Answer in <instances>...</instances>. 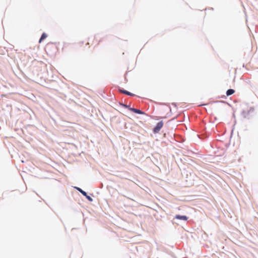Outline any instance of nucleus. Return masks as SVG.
<instances>
[{
  "instance_id": "nucleus-1",
  "label": "nucleus",
  "mask_w": 258,
  "mask_h": 258,
  "mask_svg": "<svg viewBox=\"0 0 258 258\" xmlns=\"http://www.w3.org/2000/svg\"><path fill=\"white\" fill-rule=\"evenodd\" d=\"M254 108L253 107H250L248 109H243L241 112V116L246 119H250L251 117V113L254 112Z\"/></svg>"
},
{
  "instance_id": "nucleus-2",
  "label": "nucleus",
  "mask_w": 258,
  "mask_h": 258,
  "mask_svg": "<svg viewBox=\"0 0 258 258\" xmlns=\"http://www.w3.org/2000/svg\"><path fill=\"white\" fill-rule=\"evenodd\" d=\"M163 124L164 122L162 120L157 122L156 125L152 129L153 133L155 134L158 133L162 128Z\"/></svg>"
},
{
  "instance_id": "nucleus-3",
  "label": "nucleus",
  "mask_w": 258,
  "mask_h": 258,
  "mask_svg": "<svg viewBox=\"0 0 258 258\" xmlns=\"http://www.w3.org/2000/svg\"><path fill=\"white\" fill-rule=\"evenodd\" d=\"M118 90L120 92H121L124 94L127 95L128 96H130L134 97V96H136V95L135 94H133L129 91L124 89L123 88H122L120 87L119 88Z\"/></svg>"
},
{
  "instance_id": "nucleus-4",
  "label": "nucleus",
  "mask_w": 258,
  "mask_h": 258,
  "mask_svg": "<svg viewBox=\"0 0 258 258\" xmlns=\"http://www.w3.org/2000/svg\"><path fill=\"white\" fill-rule=\"evenodd\" d=\"M188 219V217L186 215H176L174 217V219H177L182 221H187Z\"/></svg>"
},
{
  "instance_id": "nucleus-5",
  "label": "nucleus",
  "mask_w": 258,
  "mask_h": 258,
  "mask_svg": "<svg viewBox=\"0 0 258 258\" xmlns=\"http://www.w3.org/2000/svg\"><path fill=\"white\" fill-rule=\"evenodd\" d=\"M130 111L138 114L143 115L146 114L144 111L134 107H131Z\"/></svg>"
},
{
  "instance_id": "nucleus-6",
  "label": "nucleus",
  "mask_w": 258,
  "mask_h": 258,
  "mask_svg": "<svg viewBox=\"0 0 258 258\" xmlns=\"http://www.w3.org/2000/svg\"><path fill=\"white\" fill-rule=\"evenodd\" d=\"M82 195L84 196L89 202H92L93 201V199L90 196H88L87 192L85 191L84 190L82 193Z\"/></svg>"
},
{
  "instance_id": "nucleus-7",
  "label": "nucleus",
  "mask_w": 258,
  "mask_h": 258,
  "mask_svg": "<svg viewBox=\"0 0 258 258\" xmlns=\"http://www.w3.org/2000/svg\"><path fill=\"white\" fill-rule=\"evenodd\" d=\"M119 105L122 107L128 109L130 111L131 110V107L129 105L125 104L122 102H119Z\"/></svg>"
},
{
  "instance_id": "nucleus-8",
  "label": "nucleus",
  "mask_w": 258,
  "mask_h": 258,
  "mask_svg": "<svg viewBox=\"0 0 258 258\" xmlns=\"http://www.w3.org/2000/svg\"><path fill=\"white\" fill-rule=\"evenodd\" d=\"M47 37V35L46 33L43 32L39 38V43H40L43 40H44Z\"/></svg>"
},
{
  "instance_id": "nucleus-9",
  "label": "nucleus",
  "mask_w": 258,
  "mask_h": 258,
  "mask_svg": "<svg viewBox=\"0 0 258 258\" xmlns=\"http://www.w3.org/2000/svg\"><path fill=\"white\" fill-rule=\"evenodd\" d=\"M235 92V90L233 89H229L226 91V94L227 96L232 95Z\"/></svg>"
},
{
  "instance_id": "nucleus-10",
  "label": "nucleus",
  "mask_w": 258,
  "mask_h": 258,
  "mask_svg": "<svg viewBox=\"0 0 258 258\" xmlns=\"http://www.w3.org/2000/svg\"><path fill=\"white\" fill-rule=\"evenodd\" d=\"M73 187H74V188H75V189H76L77 190H78L79 192H80L81 194H82V192H83V191H84V190H83L81 188H80V187H78V186H74Z\"/></svg>"
},
{
  "instance_id": "nucleus-11",
  "label": "nucleus",
  "mask_w": 258,
  "mask_h": 258,
  "mask_svg": "<svg viewBox=\"0 0 258 258\" xmlns=\"http://www.w3.org/2000/svg\"><path fill=\"white\" fill-rule=\"evenodd\" d=\"M184 141V139L183 138H182V137H180V139H179V142H180V143H182V142H183Z\"/></svg>"
},
{
  "instance_id": "nucleus-12",
  "label": "nucleus",
  "mask_w": 258,
  "mask_h": 258,
  "mask_svg": "<svg viewBox=\"0 0 258 258\" xmlns=\"http://www.w3.org/2000/svg\"><path fill=\"white\" fill-rule=\"evenodd\" d=\"M172 105L175 107H177V105H176V103L173 102L172 103Z\"/></svg>"
},
{
  "instance_id": "nucleus-13",
  "label": "nucleus",
  "mask_w": 258,
  "mask_h": 258,
  "mask_svg": "<svg viewBox=\"0 0 258 258\" xmlns=\"http://www.w3.org/2000/svg\"><path fill=\"white\" fill-rule=\"evenodd\" d=\"M221 98L225 99L226 97V96L225 95H223Z\"/></svg>"
},
{
  "instance_id": "nucleus-14",
  "label": "nucleus",
  "mask_w": 258,
  "mask_h": 258,
  "mask_svg": "<svg viewBox=\"0 0 258 258\" xmlns=\"http://www.w3.org/2000/svg\"><path fill=\"white\" fill-rule=\"evenodd\" d=\"M223 102L225 103H227V102H226V101H223Z\"/></svg>"
},
{
  "instance_id": "nucleus-15",
  "label": "nucleus",
  "mask_w": 258,
  "mask_h": 258,
  "mask_svg": "<svg viewBox=\"0 0 258 258\" xmlns=\"http://www.w3.org/2000/svg\"><path fill=\"white\" fill-rule=\"evenodd\" d=\"M170 111H171V108L170 107H169Z\"/></svg>"
},
{
  "instance_id": "nucleus-16",
  "label": "nucleus",
  "mask_w": 258,
  "mask_h": 258,
  "mask_svg": "<svg viewBox=\"0 0 258 258\" xmlns=\"http://www.w3.org/2000/svg\"><path fill=\"white\" fill-rule=\"evenodd\" d=\"M202 105H205V104L201 105V106H202Z\"/></svg>"
}]
</instances>
